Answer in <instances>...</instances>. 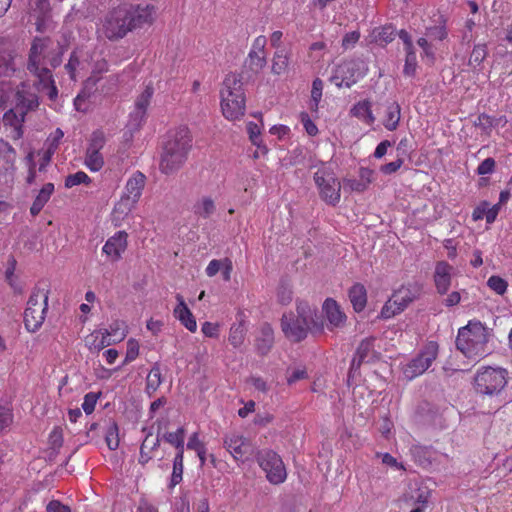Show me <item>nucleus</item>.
<instances>
[{"label":"nucleus","mask_w":512,"mask_h":512,"mask_svg":"<svg viewBox=\"0 0 512 512\" xmlns=\"http://www.w3.org/2000/svg\"><path fill=\"white\" fill-rule=\"evenodd\" d=\"M258 463L266 473L268 481L272 484L283 483L287 477L286 469L281 457L272 450L258 453Z\"/></svg>","instance_id":"f8f14e48"},{"label":"nucleus","mask_w":512,"mask_h":512,"mask_svg":"<svg viewBox=\"0 0 512 512\" xmlns=\"http://www.w3.org/2000/svg\"><path fill=\"white\" fill-rule=\"evenodd\" d=\"M137 201L128 196H123L114 207V212L122 215H127L135 206Z\"/></svg>","instance_id":"09e8293b"},{"label":"nucleus","mask_w":512,"mask_h":512,"mask_svg":"<svg viewBox=\"0 0 512 512\" xmlns=\"http://www.w3.org/2000/svg\"><path fill=\"white\" fill-rule=\"evenodd\" d=\"M112 342L113 341L105 331L92 334L90 338L87 339V345L89 349L95 350L97 352L107 346H110Z\"/></svg>","instance_id":"2f4dec72"},{"label":"nucleus","mask_w":512,"mask_h":512,"mask_svg":"<svg viewBox=\"0 0 512 512\" xmlns=\"http://www.w3.org/2000/svg\"><path fill=\"white\" fill-rule=\"evenodd\" d=\"M183 452L178 451L173 462V472L171 476V486L174 487L182 481L183 474Z\"/></svg>","instance_id":"e433bc0d"},{"label":"nucleus","mask_w":512,"mask_h":512,"mask_svg":"<svg viewBox=\"0 0 512 512\" xmlns=\"http://www.w3.org/2000/svg\"><path fill=\"white\" fill-rule=\"evenodd\" d=\"M349 299L356 312H361L367 303V292L364 285L355 283L349 289Z\"/></svg>","instance_id":"393cba45"},{"label":"nucleus","mask_w":512,"mask_h":512,"mask_svg":"<svg viewBox=\"0 0 512 512\" xmlns=\"http://www.w3.org/2000/svg\"><path fill=\"white\" fill-rule=\"evenodd\" d=\"M452 267L447 262H439L434 273V282L439 294H445L451 284Z\"/></svg>","instance_id":"aec40b11"},{"label":"nucleus","mask_w":512,"mask_h":512,"mask_svg":"<svg viewBox=\"0 0 512 512\" xmlns=\"http://www.w3.org/2000/svg\"><path fill=\"white\" fill-rule=\"evenodd\" d=\"M307 377V373L305 369H294L288 374L287 382L288 384H293L298 380L304 379Z\"/></svg>","instance_id":"774afa93"},{"label":"nucleus","mask_w":512,"mask_h":512,"mask_svg":"<svg viewBox=\"0 0 512 512\" xmlns=\"http://www.w3.org/2000/svg\"><path fill=\"white\" fill-rule=\"evenodd\" d=\"M139 354L138 342L134 339H130L127 342V352L125 357V363L131 362L137 358Z\"/></svg>","instance_id":"bf43d9fd"},{"label":"nucleus","mask_w":512,"mask_h":512,"mask_svg":"<svg viewBox=\"0 0 512 512\" xmlns=\"http://www.w3.org/2000/svg\"><path fill=\"white\" fill-rule=\"evenodd\" d=\"M54 191V185L52 183H46L42 189L37 194L36 198L33 201V204L30 208V213L33 216H36L43 209L45 204L50 199L52 193Z\"/></svg>","instance_id":"bb28decb"},{"label":"nucleus","mask_w":512,"mask_h":512,"mask_svg":"<svg viewBox=\"0 0 512 512\" xmlns=\"http://www.w3.org/2000/svg\"><path fill=\"white\" fill-rule=\"evenodd\" d=\"M314 181L319 189L320 197L329 205L335 206L340 201L341 183L336 178L333 169L321 163L314 166Z\"/></svg>","instance_id":"6e6552de"},{"label":"nucleus","mask_w":512,"mask_h":512,"mask_svg":"<svg viewBox=\"0 0 512 512\" xmlns=\"http://www.w3.org/2000/svg\"><path fill=\"white\" fill-rule=\"evenodd\" d=\"M80 66V61L76 52L70 55L68 63L65 65V70L72 80L76 79V70Z\"/></svg>","instance_id":"6e6d98bb"},{"label":"nucleus","mask_w":512,"mask_h":512,"mask_svg":"<svg viewBox=\"0 0 512 512\" xmlns=\"http://www.w3.org/2000/svg\"><path fill=\"white\" fill-rule=\"evenodd\" d=\"M90 182L91 179L89 178V176L85 172L79 171L75 174H70L66 177L65 186L67 188H71L81 183L89 184Z\"/></svg>","instance_id":"8fccbe9b"},{"label":"nucleus","mask_w":512,"mask_h":512,"mask_svg":"<svg viewBox=\"0 0 512 512\" xmlns=\"http://www.w3.org/2000/svg\"><path fill=\"white\" fill-rule=\"evenodd\" d=\"M417 44L419 45V47L422 48L423 56H425V57L431 59V61H433L435 58V51H434L432 44L427 40V38L426 37L419 38L417 40Z\"/></svg>","instance_id":"052dcab7"},{"label":"nucleus","mask_w":512,"mask_h":512,"mask_svg":"<svg viewBox=\"0 0 512 512\" xmlns=\"http://www.w3.org/2000/svg\"><path fill=\"white\" fill-rule=\"evenodd\" d=\"M176 299L178 301V305L173 311L175 318H177L190 332H195L197 329L195 317L187 307L182 295L177 294Z\"/></svg>","instance_id":"6ab92c4d"},{"label":"nucleus","mask_w":512,"mask_h":512,"mask_svg":"<svg viewBox=\"0 0 512 512\" xmlns=\"http://www.w3.org/2000/svg\"><path fill=\"white\" fill-rule=\"evenodd\" d=\"M126 247L127 233L124 231H119L106 241L102 250L113 261H117L120 259L121 254L125 251Z\"/></svg>","instance_id":"f3484780"},{"label":"nucleus","mask_w":512,"mask_h":512,"mask_svg":"<svg viewBox=\"0 0 512 512\" xmlns=\"http://www.w3.org/2000/svg\"><path fill=\"white\" fill-rule=\"evenodd\" d=\"M392 302L398 307V310L403 311L414 299L416 294L409 288L401 287L392 295Z\"/></svg>","instance_id":"c756f323"},{"label":"nucleus","mask_w":512,"mask_h":512,"mask_svg":"<svg viewBox=\"0 0 512 512\" xmlns=\"http://www.w3.org/2000/svg\"><path fill=\"white\" fill-rule=\"evenodd\" d=\"M371 42L386 45L395 38V29L392 26H383L373 29L370 34Z\"/></svg>","instance_id":"7c9ffc66"},{"label":"nucleus","mask_w":512,"mask_h":512,"mask_svg":"<svg viewBox=\"0 0 512 512\" xmlns=\"http://www.w3.org/2000/svg\"><path fill=\"white\" fill-rule=\"evenodd\" d=\"M267 39L265 36L260 35L253 41L252 49L249 52V64L250 67L256 70H261L266 65V54L265 47Z\"/></svg>","instance_id":"a211bd4d"},{"label":"nucleus","mask_w":512,"mask_h":512,"mask_svg":"<svg viewBox=\"0 0 512 512\" xmlns=\"http://www.w3.org/2000/svg\"><path fill=\"white\" fill-rule=\"evenodd\" d=\"M402 312L401 310H398V307L395 306L392 302V298L389 299V301L384 305L381 311V316L383 318H390L395 316L396 314Z\"/></svg>","instance_id":"69168bd1"},{"label":"nucleus","mask_w":512,"mask_h":512,"mask_svg":"<svg viewBox=\"0 0 512 512\" xmlns=\"http://www.w3.org/2000/svg\"><path fill=\"white\" fill-rule=\"evenodd\" d=\"M281 328L290 341L298 343L304 340L308 331L321 332L323 324L316 320V308L306 301H297L296 313L283 314Z\"/></svg>","instance_id":"20e7f679"},{"label":"nucleus","mask_w":512,"mask_h":512,"mask_svg":"<svg viewBox=\"0 0 512 512\" xmlns=\"http://www.w3.org/2000/svg\"><path fill=\"white\" fill-rule=\"evenodd\" d=\"M46 509L47 512H71L69 506L62 504L57 500L50 501Z\"/></svg>","instance_id":"338daca9"},{"label":"nucleus","mask_w":512,"mask_h":512,"mask_svg":"<svg viewBox=\"0 0 512 512\" xmlns=\"http://www.w3.org/2000/svg\"><path fill=\"white\" fill-rule=\"evenodd\" d=\"M224 446L228 452L237 461H244L252 453L250 442L242 435L232 433L227 435L224 440Z\"/></svg>","instance_id":"4468645a"},{"label":"nucleus","mask_w":512,"mask_h":512,"mask_svg":"<svg viewBox=\"0 0 512 512\" xmlns=\"http://www.w3.org/2000/svg\"><path fill=\"white\" fill-rule=\"evenodd\" d=\"M487 285L499 295H503L508 286L507 282L503 278L495 275L488 279Z\"/></svg>","instance_id":"3c124183"},{"label":"nucleus","mask_w":512,"mask_h":512,"mask_svg":"<svg viewBox=\"0 0 512 512\" xmlns=\"http://www.w3.org/2000/svg\"><path fill=\"white\" fill-rule=\"evenodd\" d=\"M323 82L321 79L316 78L312 83L310 109L316 111L322 98Z\"/></svg>","instance_id":"ea45409f"},{"label":"nucleus","mask_w":512,"mask_h":512,"mask_svg":"<svg viewBox=\"0 0 512 512\" xmlns=\"http://www.w3.org/2000/svg\"><path fill=\"white\" fill-rule=\"evenodd\" d=\"M274 342L272 328L265 324L261 329V336L256 339V349L260 355H266L271 350Z\"/></svg>","instance_id":"cd10ccee"},{"label":"nucleus","mask_w":512,"mask_h":512,"mask_svg":"<svg viewBox=\"0 0 512 512\" xmlns=\"http://www.w3.org/2000/svg\"><path fill=\"white\" fill-rule=\"evenodd\" d=\"M425 36L430 38L431 40H444L447 37V31L444 21L440 20L437 25L427 27Z\"/></svg>","instance_id":"c03bdc74"},{"label":"nucleus","mask_w":512,"mask_h":512,"mask_svg":"<svg viewBox=\"0 0 512 512\" xmlns=\"http://www.w3.org/2000/svg\"><path fill=\"white\" fill-rule=\"evenodd\" d=\"M323 311L325 312L330 326H343L346 320V315L340 310V307L335 300L327 298L323 304Z\"/></svg>","instance_id":"412c9836"},{"label":"nucleus","mask_w":512,"mask_h":512,"mask_svg":"<svg viewBox=\"0 0 512 512\" xmlns=\"http://www.w3.org/2000/svg\"><path fill=\"white\" fill-rule=\"evenodd\" d=\"M495 161L493 158H486L484 161L480 163L477 168V173L479 175L490 174L494 171Z\"/></svg>","instance_id":"680f3d73"},{"label":"nucleus","mask_w":512,"mask_h":512,"mask_svg":"<svg viewBox=\"0 0 512 512\" xmlns=\"http://www.w3.org/2000/svg\"><path fill=\"white\" fill-rule=\"evenodd\" d=\"M374 354V346L372 339H365L361 341L359 344L355 356H357L360 361L369 362L373 359Z\"/></svg>","instance_id":"f704fd0d"},{"label":"nucleus","mask_w":512,"mask_h":512,"mask_svg":"<svg viewBox=\"0 0 512 512\" xmlns=\"http://www.w3.org/2000/svg\"><path fill=\"white\" fill-rule=\"evenodd\" d=\"M417 57L416 55H412L405 57V64L403 68V73L405 76L413 77L416 74L417 70Z\"/></svg>","instance_id":"5fc2aeb1"},{"label":"nucleus","mask_w":512,"mask_h":512,"mask_svg":"<svg viewBox=\"0 0 512 512\" xmlns=\"http://www.w3.org/2000/svg\"><path fill=\"white\" fill-rule=\"evenodd\" d=\"M162 383L161 370L158 363H155L147 376L146 390L149 394L154 393Z\"/></svg>","instance_id":"72a5a7b5"},{"label":"nucleus","mask_w":512,"mask_h":512,"mask_svg":"<svg viewBox=\"0 0 512 512\" xmlns=\"http://www.w3.org/2000/svg\"><path fill=\"white\" fill-rule=\"evenodd\" d=\"M13 421V415L9 408L0 406V432L9 427Z\"/></svg>","instance_id":"13d9d810"},{"label":"nucleus","mask_w":512,"mask_h":512,"mask_svg":"<svg viewBox=\"0 0 512 512\" xmlns=\"http://www.w3.org/2000/svg\"><path fill=\"white\" fill-rule=\"evenodd\" d=\"M359 38L360 33L358 31H352L350 33H347L342 40V46L345 49L352 48L357 43Z\"/></svg>","instance_id":"e2e57ef3"},{"label":"nucleus","mask_w":512,"mask_h":512,"mask_svg":"<svg viewBox=\"0 0 512 512\" xmlns=\"http://www.w3.org/2000/svg\"><path fill=\"white\" fill-rule=\"evenodd\" d=\"M506 370L502 368L485 367L474 377L476 392L481 395H498L507 384Z\"/></svg>","instance_id":"9d476101"},{"label":"nucleus","mask_w":512,"mask_h":512,"mask_svg":"<svg viewBox=\"0 0 512 512\" xmlns=\"http://www.w3.org/2000/svg\"><path fill=\"white\" fill-rule=\"evenodd\" d=\"M105 144V137L102 131L96 130L92 133L90 138V143L88 146V150H96L99 151L103 148Z\"/></svg>","instance_id":"603ef678"},{"label":"nucleus","mask_w":512,"mask_h":512,"mask_svg":"<svg viewBox=\"0 0 512 512\" xmlns=\"http://www.w3.org/2000/svg\"><path fill=\"white\" fill-rule=\"evenodd\" d=\"M351 114L360 119L365 125H372L375 120L371 111V103L368 100L355 104L351 109Z\"/></svg>","instance_id":"c85d7f7f"},{"label":"nucleus","mask_w":512,"mask_h":512,"mask_svg":"<svg viewBox=\"0 0 512 512\" xmlns=\"http://www.w3.org/2000/svg\"><path fill=\"white\" fill-rule=\"evenodd\" d=\"M487 47L484 44H478L475 45L470 58H469V65L476 68L478 67L486 58L487 56Z\"/></svg>","instance_id":"37998d69"},{"label":"nucleus","mask_w":512,"mask_h":512,"mask_svg":"<svg viewBox=\"0 0 512 512\" xmlns=\"http://www.w3.org/2000/svg\"><path fill=\"white\" fill-rule=\"evenodd\" d=\"M106 71H108L107 61L104 59L98 60L94 65L92 76L87 80V84L95 85L99 80V78L96 77V74H101Z\"/></svg>","instance_id":"864d4df0"},{"label":"nucleus","mask_w":512,"mask_h":512,"mask_svg":"<svg viewBox=\"0 0 512 512\" xmlns=\"http://www.w3.org/2000/svg\"><path fill=\"white\" fill-rule=\"evenodd\" d=\"M214 212L215 204L210 197H204L195 205V213L203 218L210 217Z\"/></svg>","instance_id":"4c0bfd02"},{"label":"nucleus","mask_w":512,"mask_h":512,"mask_svg":"<svg viewBox=\"0 0 512 512\" xmlns=\"http://www.w3.org/2000/svg\"><path fill=\"white\" fill-rule=\"evenodd\" d=\"M189 130H169L162 144L159 169L163 174L176 173L185 163L192 147Z\"/></svg>","instance_id":"39448f33"},{"label":"nucleus","mask_w":512,"mask_h":512,"mask_svg":"<svg viewBox=\"0 0 512 512\" xmlns=\"http://www.w3.org/2000/svg\"><path fill=\"white\" fill-rule=\"evenodd\" d=\"M438 355V345L436 342H429L424 349L412 359L404 368V375L411 380L423 374L435 361Z\"/></svg>","instance_id":"ddd939ff"},{"label":"nucleus","mask_w":512,"mask_h":512,"mask_svg":"<svg viewBox=\"0 0 512 512\" xmlns=\"http://www.w3.org/2000/svg\"><path fill=\"white\" fill-rule=\"evenodd\" d=\"M245 337V330L241 324L234 325L230 329L229 342L234 347L242 345Z\"/></svg>","instance_id":"de8ad7c7"},{"label":"nucleus","mask_w":512,"mask_h":512,"mask_svg":"<svg viewBox=\"0 0 512 512\" xmlns=\"http://www.w3.org/2000/svg\"><path fill=\"white\" fill-rule=\"evenodd\" d=\"M104 331L109 335V337H114L113 342L122 341L127 334L124 322L118 320H115L110 324L109 329H105Z\"/></svg>","instance_id":"a19ab883"},{"label":"nucleus","mask_w":512,"mask_h":512,"mask_svg":"<svg viewBox=\"0 0 512 512\" xmlns=\"http://www.w3.org/2000/svg\"><path fill=\"white\" fill-rule=\"evenodd\" d=\"M15 150L4 140H0V174L14 168Z\"/></svg>","instance_id":"5701e85b"},{"label":"nucleus","mask_w":512,"mask_h":512,"mask_svg":"<svg viewBox=\"0 0 512 512\" xmlns=\"http://www.w3.org/2000/svg\"><path fill=\"white\" fill-rule=\"evenodd\" d=\"M85 164L91 171H99L104 165V159L99 151H86Z\"/></svg>","instance_id":"c9c22d12"},{"label":"nucleus","mask_w":512,"mask_h":512,"mask_svg":"<svg viewBox=\"0 0 512 512\" xmlns=\"http://www.w3.org/2000/svg\"><path fill=\"white\" fill-rule=\"evenodd\" d=\"M64 53V46L48 37H36L30 47L27 69L38 79V90L46 91L50 100L56 99L58 91L46 65L60 66Z\"/></svg>","instance_id":"f257e3e1"},{"label":"nucleus","mask_w":512,"mask_h":512,"mask_svg":"<svg viewBox=\"0 0 512 512\" xmlns=\"http://www.w3.org/2000/svg\"><path fill=\"white\" fill-rule=\"evenodd\" d=\"M430 491L427 487H410V490L404 495V503L411 506L410 512H424L428 504Z\"/></svg>","instance_id":"2eb2a0df"},{"label":"nucleus","mask_w":512,"mask_h":512,"mask_svg":"<svg viewBox=\"0 0 512 512\" xmlns=\"http://www.w3.org/2000/svg\"><path fill=\"white\" fill-rule=\"evenodd\" d=\"M63 131L57 130V136L54 138L53 142L50 144L49 148L43 152L41 162L39 165V171H44L45 167L49 164L51 160V156L57 148V143L61 137H63Z\"/></svg>","instance_id":"a18cd8bd"},{"label":"nucleus","mask_w":512,"mask_h":512,"mask_svg":"<svg viewBox=\"0 0 512 512\" xmlns=\"http://www.w3.org/2000/svg\"><path fill=\"white\" fill-rule=\"evenodd\" d=\"M489 333L480 322H469L458 331L456 347L468 358H482L490 353Z\"/></svg>","instance_id":"423d86ee"},{"label":"nucleus","mask_w":512,"mask_h":512,"mask_svg":"<svg viewBox=\"0 0 512 512\" xmlns=\"http://www.w3.org/2000/svg\"><path fill=\"white\" fill-rule=\"evenodd\" d=\"M400 121V107L397 103H391L386 107L383 125L385 128H396Z\"/></svg>","instance_id":"473e14b6"},{"label":"nucleus","mask_w":512,"mask_h":512,"mask_svg":"<svg viewBox=\"0 0 512 512\" xmlns=\"http://www.w3.org/2000/svg\"><path fill=\"white\" fill-rule=\"evenodd\" d=\"M219 325L217 323L204 322L202 325V332L205 336L210 338L218 337Z\"/></svg>","instance_id":"0e129e2a"},{"label":"nucleus","mask_w":512,"mask_h":512,"mask_svg":"<svg viewBox=\"0 0 512 512\" xmlns=\"http://www.w3.org/2000/svg\"><path fill=\"white\" fill-rule=\"evenodd\" d=\"M291 52L288 49H278L271 60V72L274 75H283L288 72Z\"/></svg>","instance_id":"4be33fe9"},{"label":"nucleus","mask_w":512,"mask_h":512,"mask_svg":"<svg viewBox=\"0 0 512 512\" xmlns=\"http://www.w3.org/2000/svg\"><path fill=\"white\" fill-rule=\"evenodd\" d=\"M154 13L152 5L121 4L107 12L99 32L111 41L122 39L134 29L151 23Z\"/></svg>","instance_id":"f03ea898"},{"label":"nucleus","mask_w":512,"mask_h":512,"mask_svg":"<svg viewBox=\"0 0 512 512\" xmlns=\"http://www.w3.org/2000/svg\"><path fill=\"white\" fill-rule=\"evenodd\" d=\"M184 436L185 430L181 427L176 432L165 433L163 438L169 444L174 445L178 451H184Z\"/></svg>","instance_id":"58836bf2"},{"label":"nucleus","mask_w":512,"mask_h":512,"mask_svg":"<svg viewBox=\"0 0 512 512\" xmlns=\"http://www.w3.org/2000/svg\"><path fill=\"white\" fill-rule=\"evenodd\" d=\"M21 84V89L16 81L0 80V107L5 103L16 88L15 98L16 106L7 111L3 118V125L10 128H22L24 117L27 111L33 110L38 106V98L35 93L25 89L26 85Z\"/></svg>","instance_id":"7ed1b4c3"},{"label":"nucleus","mask_w":512,"mask_h":512,"mask_svg":"<svg viewBox=\"0 0 512 512\" xmlns=\"http://www.w3.org/2000/svg\"><path fill=\"white\" fill-rule=\"evenodd\" d=\"M245 93L243 83L235 74L225 77L220 90V106L223 116L228 120H236L245 112Z\"/></svg>","instance_id":"0eeeda50"},{"label":"nucleus","mask_w":512,"mask_h":512,"mask_svg":"<svg viewBox=\"0 0 512 512\" xmlns=\"http://www.w3.org/2000/svg\"><path fill=\"white\" fill-rule=\"evenodd\" d=\"M48 308V291L35 288L27 302L24 312L25 327L30 332L37 331L45 320V313Z\"/></svg>","instance_id":"1a4fd4ad"},{"label":"nucleus","mask_w":512,"mask_h":512,"mask_svg":"<svg viewBox=\"0 0 512 512\" xmlns=\"http://www.w3.org/2000/svg\"><path fill=\"white\" fill-rule=\"evenodd\" d=\"M367 68L363 61L350 60L338 64L331 76V82L337 87L350 88L366 74Z\"/></svg>","instance_id":"9b49d317"},{"label":"nucleus","mask_w":512,"mask_h":512,"mask_svg":"<svg viewBox=\"0 0 512 512\" xmlns=\"http://www.w3.org/2000/svg\"><path fill=\"white\" fill-rule=\"evenodd\" d=\"M146 177L141 172H136L126 184L125 196L138 202L145 186Z\"/></svg>","instance_id":"b1692460"},{"label":"nucleus","mask_w":512,"mask_h":512,"mask_svg":"<svg viewBox=\"0 0 512 512\" xmlns=\"http://www.w3.org/2000/svg\"><path fill=\"white\" fill-rule=\"evenodd\" d=\"M15 72L13 55L8 48L0 43V80H6Z\"/></svg>","instance_id":"a878e982"},{"label":"nucleus","mask_w":512,"mask_h":512,"mask_svg":"<svg viewBox=\"0 0 512 512\" xmlns=\"http://www.w3.org/2000/svg\"><path fill=\"white\" fill-rule=\"evenodd\" d=\"M97 400L98 394L96 393L90 392L85 395L82 408L86 414H91L94 411Z\"/></svg>","instance_id":"4d7b16f0"},{"label":"nucleus","mask_w":512,"mask_h":512,"mask_svg":"<svg viewBox=\"0 0 512 512\" xmlns=\"http://www.w3.org/2000/svg\"><path fill=\"white\" fill-rule=\"evenodd\" d=\"M153 93V88L151 86H146L141 94L137 97L134 111L130 114L134 126L142 125V121L146 116V110L150 104Z\"/></svg>","instance_id":"dca6fc26"},{"label":"nucleus","mask_w":512,"mask_h":512,"mask_svg":"<svg viewBox=\"0 0 512 512\" xmlns=\"http://www.w3.org/2000/svg\"><path fill=\"white\" fill-rule=\"evenodd\" d=\"M105 441L110 450H116L119 446V435H118V426L116 422H110L106 434Z\"/></svg>","instance_id":"79ce46f5"},{"label":"nucleus","mask_w":512,"mask_h":512,"mask_svg":"<svg viewBox=\"0 0 512 512\" xmlns=\"http://www.w3.org/2000/svg\"><path fill=\"white\" fill-rule=\"evenodd\" d=\"M370 182H371V179H369V178H367V180L344 179L343 180V188H344V190L363 192L367 189Z\"/></svg>","instance_id":"49530a36"}]
</instances>
